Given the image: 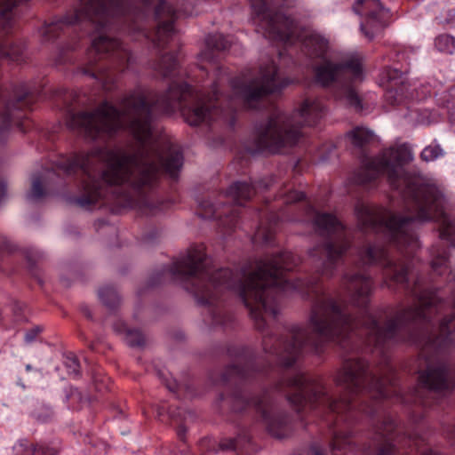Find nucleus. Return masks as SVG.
<instances>
[{
	"mask_svg": "<svg viewBox=\"0 0 455 455\" xmlns=\"http://www.w3.org/2000/svg\"><path fill=\"white\" fill-rule=\"evenodd\" d=\"M416 455V454H413ZM417 455H439L438 453L434 452L432 450L425 447L419 449L417 451Z\"/></svg>",
	"mask_w": 455,
	"mask_h": 455,
	"instance_id": "nucleus-38",
	"label": "nucleus"
},
{
	"mask_svg": "<svg viewBox=\"0 0 455 455\" xmlns=\"http://www.w3.org/2000/svg\"><path fill=\"white\" fill-rule=\"evenodd\" d=\"M315 81L323 87L336 89V97L344 100L355 110H362L361 99L353 87V84L362 80V59L357 53H352L339 62L326 58L313 65Z\"/></svg>",
	"mask_w": 455,
	"mask_h": 455,
	"instance_id": "nucleus-7",
	"label": "nucleus"
},
{
	"mask_svg": "<svg viewBox=\"0 0 455 455\" xmlns=\"http://www.w3.org/2000/svg\"><path fill=\"white\" fill-rule=\"evenodd\" d=\"M277 222L278 217L275 214H271L268 218V223H261L257 228L253 236L254 243H271L275 232L274 226Z\"/></svg>",
	"mask_w": 455,
	"mask_h": 455,
	"instance_id": "nucleus-21",
	"label": "nucleus"
},
{
	"mask_svg": "<svg viewBox=\"0 0 455 455\" xmlns=\"http://www.w3.org/2000/svg\"><path fill=\"white\" fill-rule=\"evenodd\" d=\"M15 455H56L55 449L44 444H33L27 441L17 443L14 448Z\"/></svg>",
	"mask_w": 455,
	"mask_h": 455,
	"instance_id": "nucleus-20",
	"label": "nucleus"
},
{
	"mask_svg": "<svg viewBox=\"0 0 455 455\" xmlns=\"http://www.w3.org/2000/svg\"><path fill=\"white\" fill-rule=\"evenodd\" d=\"M40 331L41 330L39 327H35V328L28 331L25 334V341L28 343L32 342L36 339L37 334L40 332Z\"/></svg>",
	"mask_w": 455,
	"mask_h": 455,
	"instance_id": "nucleus-35",
	"label": "nucleus"
},
{
	"mask_svg": "<svg viewBox=\"0 0 455 455\" xmlns=\"http://www.w3.org/2000/svg\"><path fill=\"white\" fill-rule=\"evenodd\" d=\"M178 67L177 58L172 53H167L159 59L153 66V68L163 77H169L174 75Z\"/></svg>",
	"mask_w": 455,
	"mask_h": 455,
	"instance_id": "nucleus-22",
	"label": "nucleus"
},
{
	"mask_svg": "<svg viewBox=\"0 0 455 455\" xmlns=\"http://www.w3.org/2000/svg\"><path fill=\"white\" fill-rule=\"evenodd\" d=\"M232 410L243 411L248 406H254L260 411L262 419L267 425L268 432L276 438H284L288 435L289 419L286 415L275 411L268 396L249 399L244 393H235L232 397Z\"/></svg>",
	"mask_w": 455,
	"mask_h": 455,
	"instance_id": "nucleus-10",
	"label": "nucleus"
},
{
	"mask_svg": "<svg viewBox=\"0 0 455 455\" xmlns=\"http://www.w3.org/2000/svg\"><path fill=\"white\" fill-rule=\"evenodd\" d=\"M353 11L365 16L360 28L369 40H372L387 26L390 18V11L382 5L380 0H356Z\"/></svg>",
	"mask_w": 455,
	"mask_h": 455,
	"instance_id": "nucleus-11",
	"label": "nucleus"
},
{
	"mask_svg": "<svg viewBox=\"0 0 455 455\" xmlns=\"http://www.w3.org/2000/svg\"><path fill=\"white\" fill-rule=\"evenodd\" d=\"M166 387L169 390L175 391L177 389L178 385H177L176 381L173 380L172 382H167Z\"/></svg>",
	"mask_w": 455,
	"mask_h": 455,
	"instance_id": "nucleus-42",
	"label": "nucleus"
},
{
	"mask_svg": "<svg viewBox=\"0 0 455 455\" xmlns=\"http://www.w3.org/2000/svg\"><path fill=\"white\" fill-rule=\"evenodd\" d=\"M396 428L394 419L385 416L379 426L374 427L373 442L377 449V455H395L396 448L393 443V432Z\"/></svg>",
	"mask_w": 455,
	"mask_h": 455,
	"instance_id": "nucleus-14",
	"label": "nucleus"
},
{
	"mask_svg": "<svg viewBox=\"0 0 455 455\" xmlns=\"http://www.w3.org/2000/svg\"><path fill=\"white\" fill-rule=\"evenodd\" d=\"M283 196L285 204H292L305 198L304 193L298 191H290L284 194Z\"/></svg>",
	"mask_w": 455,
	"mask_h": 455,
	"instance_id": "nucleus-33",
	"label": "nucleus"
},
{
	"mask_svg": "<svg viewBox=\"0 0 455 455\" xmlns=\"http://www.w3.org/2000/svg\"><path fill=\"white\" fill-rule=\"evenodd\" d=\"M433 259L431 261V267L437 275H443L447 269L448 255L445 250L440 251L439 249H433Z\"/></svg>",
	"mask_w": 455,
	"mask_h": 455,
	"instance_id": "nucleus-25",
	"label": "nucleus"
},
{
	"mask_svg": "<svg viewBox=\"0 0 455 455\" xmlns=\"http://www.w3.org/2000/svg\"><path fill=\"white\" fill-rule=\"evenodd\" d=\"M305 53L312 60H323L329 49V41L322 35L310 32L302 39Z\"/></svg>",
	"mask_w": 455,
	"mask_h": 455,
	"instance_id": "nucleus-16",
	"label": "nucleus"
},
{
	"mask_svg": "<svg viewBox=\"0 0 455 455\" xmlns=\"http://www.w3.org/2000/svg\"><path fill=\"white\" fill-rule=\"evenodd\" d=\"M261 98L262 66L257 76L246 73L232 80L226 69L218 68L214 80L197 92L187 84L172 83L161 95L136 88L120 100V108L104 100L92 111L68 110V129L87 140L108 139L128 129L138 144L74 153L61 158L57 167L68 176L79 174L80 195L73 202L81 208L90 209L107 199L119 208L151 210L148 194L160 173L175 178L183 165L178 146L153 139L155 113L180 109L185 121L196 126L231 116L240 106L256 108Z\"/></svg>",
	"mask_w": 455,
	"mask_h": 455,
	"instance_id": "nucleus-1",
	"label": "nucleus"
},
{
	"mask_svg": "<svg viewBox=\"0 0 455 455\" xmlns=\"http://www.w3.org/2000/svg\"><path fill=\"white\" fill-rule=\"evenodd\" d=\"M361 411H363V412L367 413V414H372L375 412V410L374 409H371L370 408L368 405L366 404H363L360 408Z\"/></svg>",
	"mask_w": 455,
	"mask_h": 455,
	"instance_id": "nucleus-40",
	"label": "nucleus"
},
{
	"mask_svg": "<svg viewBox=\"0 0 455 455\" xmlns=\"http://www.w3.org/2000/svg\"><path fill=\"white\" fill-rule=\"evenodd\" d=\"M316 232L329 239L323 244L316 245L309 251V256L319 261L317 272L331 278L339 261L351 246V239L343 224L331 213H321L312 206L307 209Z\"/></svg>",
	"mask_w": 455,
	"mask_h": 455,
	"instance_id": "nucleus-6",
	"label": "nucleus"
},
{
	"mask_svg": "<svg viewBox=\"0 0 455 455\" xmlns=\"http://www.w3.org/2000/svg\"><path fill=\"white\" fill-rule=\"evenodd\" d=\"M248 442L246 435H239L234 438H223L220 443V448L222 451H241Z\"/></svg>",
	"mask_w": 455,
	"mask_h": 455,
	"instance_id": "nucleus-27",
	"label": "nucleus"
},
{
	"mask_svg": "<svg viewBox=\"0 0 455 455\" xmlns=\"http://www.w3.org/2000/svg\"><path fill=\"white\" fill-rule=\"evenodd\" d=\"M270 185L263 181L249 184L245 181L234 182L227 190L226 196L235 205L243 206L256 193L258 188H267Z\"/></svg>",
	"mask_w": 455,
	"mask_h": 455,
	"instance_id": "nucleus-15",
	"label": "nucleus"
},
{
	"mask_svg": "<svg viewBox=\"0 0 455 455\" xmlns=\"http://www.w3.org/2000/svg\"><path fill=\"white\" fill-rule=\"evenodd\" d=\"M323 106L317 99H306L291 114L275 110L256 130L251 154H276L298 143L302 136L301 127L315 125L322 117Z\"/></svg>",
	"mask_w": 455,
	"mask_h": 455,
	"instance_id": "nucleus-4",
	"label": "nucleus"
},
{
	"mask_svg": "<svg viewBox=\"0 0 455 455\" xmlns=\"http://www.w3.org/2000/svg\"><path fill=\"white\" fill-rule=\"evenodd\" d=\"M127 30L128 31H136V30L140 31V30H143V28L140 25H134V26L128 25Z\"/></svg>",
	"mask_w": 455,
	"mask_h": 455,
	"instance_id": "nucleus-43",
	"label": "nucleus"
},
{
	"mask_svg": "<svg viewBox=\"0 0 455 455\" xmlns=\"http://www.w3.org/2000/svg\"><path fill=\"white\" fill-rule=\"evenodd\" d=\"M42 257H43V254L38 251H28L26 254V258L31 265H33L36 261H37Z\"/></svg>",
	"mask_w": 455,
	"mask_h": 455,
	"instance_id": "nucleus-34",
	"label": "nucleus"
},
{
	"mask_svg": "<svg viewBox=\"0 0 455 455\" xmlns=\"http://www.w3.org/2000/svg\"><path fill=\"white\" fill-rule=\"evenodd\" d=\"M360 261L363 265H379L383 269L384 283L389 286V282L403 284L409 288L407 275L410 264L396 262L392 259L386 247L379 243H368L358 251Z\"/></svg>",
	"mask_w": 455,
	"mask_h": 455,
	"instance_id": "nucleus-9",
	"label": "nucleus"
},
{
	"mask_svg": "<svg viewBox=\"0 0 455 455\" xmlns=\"http://www.w3.org/2000/svg\"><path fill=\"white\" fill-rule=\"evenodd\" d=\"M157 26L150 38L155 47L162 49L170 42L173 34V23L176 20V11L167 2L160 0L154 7Z\"/></svg>",
	"mask_w": 455,
	"mask_h": 455,
	"instance_id": "nucleus-12",
	"label": "nucleus"
},
{
	"mask_svg": "<svg viewBox=\"0 0 455 455\" xmlns=\"http://www.w3.org/2000/svg\"><path fill=\"white\" fill-rule=\"evenodd\" d=\"M383 76L390 84V90L387 92L386 95V97L389 99L392 97L394 86L397 84L396 80L402 79V73L396 68H387L383 72ZM401 83H403V80H401Z\"/></svg>",
	"mask_w": 455,
	"mask_h": 455,
	"instance_id": "nucleus-30",
	"label": "nucleus"
},
{
	"mask_svg": "<svg viewBox=\"0 0 455 455\" xmlns=\"http://www.w3.org/2000/svg\"><path fill=\"white\" fill-rule=\"evenodd\" d=\"M254 22L271 40L292 44L299 37L297 23L279 11H275L272 0H250Z\"/></svg>",
	"mask_w": 455,
	"mask_h": 455,
	"instance_id": "nucleus-8",
	"label": "nucleus"
},
{
	"mask_svg": "<svg viewBox=\"0 0 455 455\" xmlns=\"http://www.w3.org/2000/svg\"><path fill=\"white\" fill-rule=\"evenodd\" d=\"M26 370H27V371H30V370H31V365L28 364V365L26 366Z\"/></svg>",
	"mask_w": 455,
	"mask_h": 455,
	"instance_id": "nucleus-46",
	"label": "nucleus"
},
{
	"mask_svg": "<svg viewBox=\"0 0 455 455\" xmlns=\"http://www.w3.org/2000/svg\"><path fill=\"white\" fill-rule=\"evenodd\" d=\"M164 411V409H162L161 411H158V415H159V416L163 415Z\"/></svg>",
	"mask_w": 455,
	"mask_h": 455,
	"instance_id": "nucleus-47",
	"label": "nucleus"
},
{
	"mask_svg": "<svg viewBox=\"0 0 455 455\" xmlns=\"http://www.w3.org/2000/svg\"><path fill=\"white\" fill-rule=\"evenodd\" d=\"M395 381V371L390 365H387L381 376H378L360 358L345 360L334 377L337 388L347 391L349 395L366 392L373 399L396 395Z\"/></svg>",
	"mask_w": 455,
	"mask_h": 455,
	"instance_id": "nucleus-5",
	"label": "nucleus"
},
{
	"mask_svg": "<svg viewBox=\"0 0 455 455\" xmlns=\"http://www.w3.org/2000/svg\"><path fill=\"white\" fill-rule=\"evenodd\" d=\"M275 388L286 392L287 400L297 412L315 411L317 414H328L326 420L331 433L329 446L332 455L352 451V433L347 427L355 419V411L350 398H336L322 379L303 372L283 377Z\"/></svg>",
	"mask_w": 455,
	"mask_h": 455,
	"instance_id": "nucleus-3",
	"label": "nucleus"
},
{
	"mask_svg": "<svg viewBox=\"0 0 455 455\" xmlns=\"http://www.w3.org/2000/svg\"><path fill=\"white\" fill-rule=\"evenodd\" d=\"M187 431V428L186 427L181 424L178 427V430H177V433H178V435L180 439H183L184 438V435H185V433Z\"/></svg>",
	"mask_w": 455,
	"mask_h": 455,
	"instance_id": "nucleus-39",
	"label": "nucleus"
},
{
	"mask_svg": "<svg viewBox=\"0 0 455 455\" xmlns=\"http://www.w3.org/2000/svg\"><path fill=\"white\" fill-rule=\"evenodd\" d=\"M113 328L116 332L124 335V339L128 346L140 347L145 345V336L140 330L130 329L120 320L114 323Z\"/></svg>",
	"mask_w": 455,
	"mask_h": 455,
	"instance_id": "nucleus-19",
	"label": "nucleus"
},
{
	"mask_svg": "<svg viewBox=\"0 0 455 455\" xmlns=\"http://www.w3.org/2000/svg\"><path fill=\"white\" fill-rule=\"evenodd\" d=\"M451 438H455V433L451 435Z\"/></svg>",
	"mask_w": 455,
	"mask_h": 455,
	"instance_id": "nucleus-48",
	"label": "nucleus"
},
{
	"mask_svg": "<svg viewBox=\"0 0 455 455\" xmlns=\"http://www.w3.org/2000/svg\"><path fill=\"white\" fill-rule=\"evenodd\" d=\"M408 438H409V442H410V443H413V445H415V444H416V443H415V437H414V435H409V436H408Z\"/></svg>",
	"mask_w": 455,
	"mask_h": 455,
	"instance_id": "nucleus-44",
	"label": "nucleus"
},
{
	"mask_svg": "<svg viewBox=\"0 0 455 455\" xmlns=\"http://www.w3.org/2000/svg\"><path fill=\"white\" fill-rule=\"evenodd\" d=\"M67 400L68 401L69 405L73 410H80L82 405L79 404H84L88 402L87 398L84 396L77 388L74 387L69 389L67 395Z\"/></svg>",
	"mask_w": 455,
	"mask_h": 455,
	"instance_id": "nucleus-29",
	"label": "nucleus"
},
{
	"mask_svg": "<svg viewBox=\"0 0 455 455\" xmlns=\"http://www.w3.org/2000/svg\"><path fill=\"white\" fill-rule=\"evenodd\" d=\"M81 310L87 318L92 317V314H91V311H90V308L88 307V306H82Z\"/></svg>",
	"mask_w": 455,
	"mask_h": 455,
	"instance_id": "nucleus-41",
	"label": "nucleus"
},
{
	"mask_svg": "<svg viewBox=\"0 0 455 455\" xmlns=\"http://www.w3.org/2000/svg\"><path fill=\"white\" fill-rule=\"evenodd\" d=\"M351 143L355 147H363L373 139V132L363 127H356L347 133Z\"/></svg>",
	"mask_w": 455,
	"mask_h": 455,
	"instance_id": "nucleus-23",
	"label": "nucleus"
},
{
	"mask_svg": "<svg viewBox=\"0 0 455 455\" xmlns=\"http://www.w3.org/2000/svg\"><path fill=\"white\" fill-rule=\"evenodd\" d=\"M44 180L41 176L35 175L32 177L31 189L27 194V200L36 203L45 196V190L43 187Z\"/></svg>",
	"mask_w": 455,
	"mask_h": 455,
	"instance_id": "nucleus-26",
	"label": "nucleus"
},
{
	"mask_svg": "<svg viewBox=\"0 0 455 455\" xmlns=\"http://www.w3.org/2000/svg\"><path fill=\"white\" fill-rule=\"evenodd\" d=\"M6 196V183L4 180L0 179V203Z\"/></svg>",
	"mask_w": 455,
	"mask_h": 455,
	"instance_id": "nucleus-37",
	"label": "nucleus"
},
{
	"mask_svg": "<svg viewBox=\"0 0 455 455\" xmlns=\"http://www.w3.org/2000/svg\"><path fill=\"white\" fill-rule=\"evenodd\" d=\"M311 455H325L323 450L317 444H314L310 448Z\"/></svg>",
	"mask_w": 455,
	"mask_h": 455,
	"instance_id": "nucleus-36",
	"label": "nucleus"
},
{
	"mask_svg": "<svg viewBox=\"0 0 455 455\" xmlns=\"http://www.w3.org/2000/svg\"><path fill=\"white\" fill-rule=\"evenodd\" d=\"M411 151L404 146L386 149L363 165L355 175V182L368 186L379 176L386 175L390 186L399 191L407 215L394 213L385 208L358 202L355 212L362 231L383 233L406 257L414 255L419 243L415 234V221L434 220L440 224V237L455 246V218L446 213V198L434 184L406 173L403 164L411 161Z\"/></svg>",
	"mask_w": 455,
	"mask_h": 455,
	"instance_id": "nucleus-2",
	"label": "nucleus"
},
{
	"mask_svg": "<svg viewBox=\"0 0 455 455\" xmlns=\"http://www.w3.org/2000/svg\"><path fill=\"white\" fill-rule=\"evenodd\" d=\"M435 45L440 52L452 53L455 52V37L446 34L440 35L435 38Z\"/></svg>",
	"mask_w": 455,
	"mask_h": 455,
	"instance_id": "nucleus-28",
	"label": "nucleus"
},
{
	"mask_svg": "<svg viewBox=\"0 0 455 455\" xmlns=\"http://www.w3.org/2000/svg\"><path fill=\"white\" fill-rule=\"evenodd\" d=\"M443 155V150L437 144H433L426 147L421 152V158L426 162H430L437 159Z\"/></svg>",
	"mask_w": 455,
	"mask_h": 455,
	"instance_id": "nucleus-31",
	"label": "nucleus"
},
{
	"mask_svg": "<svg viewBox=\"0 0 455 455\" xmlns=\"http://www.w3.org/2000/svg\"><path fill=\"white\" fill-rule=\"evenodd\" d=\"M191 417H192V415H191L190 413H188V416H185V417H184V419H183V420H184V421H187V420H188V418H191Z\"/></svg>",
	"mask_w": 455,
	"mask_h": 455,
	"instance_id": "nucleus-45",
	"label": "nucleus"
},
{
	"mask_svg": "<svg viewBox=\"0 0 455 455\" xmlns=\"http://www.w3.org/2000/svg\"><path fill=\"white\" fill-rule=\"evenodd\" d=\"M100 301L108 308L114 309L120 303V298L115 288L106 286L99 290Z\"/></svg>",
	"mask_w": 455,
	"mask_h": 455,
	"instance_id": "nucleus-24",
	"label": "nucleus"
},
{
	"mask_svg": "<svg viewBox=\"0 0 455 455\" xmlns=\"http://www.w3.org/2000/svg\"><path fill=\"white\" fill-rule=\"evenodd\" d=\"M258 370L254 369L253 363L244 359L238 363L228 366L222 374V380L229 382L235 379H249L256 374Z\"/></svg>",
	"mask_w": 455,
	"mask_h": 455,
	"instance_id": "nucleus-18",
	"label": "nucleus"
},
{
	"mask_svg": "<svg viewBox=\"0 0 455 455\" xmlns=\"http://www.w3.org/2000/svg\"><path fill=\"white\" fill-rule=\"evenodd\" d=\"M230 45V39L223 35H209L205 40V49L199 54V59L210 63L216 62L218 54L228 50Z\"/></svg>",
	"mask_w": 455,
	"mask_h": 455,
	"instance_id": "nucleus-17",
	"label": "nucleus"
},
{
	"mask_svg": "<svg viewBox=\"0 0 455 455\" xmlns=\"http://www.w3.org/2000/svg\"><path fill=\"white\" fill-rule=\"evenodd\" d=\"M199 215L203 219H216L228 229H233L238 222L239 210L225 205L217 206L211 201L205 200L199 204Z\"/></svg>",
	"mask_w": 455,
	"mask_h": 455,
	"instance_id": "nucleus-13",
	"label": "nucleus"
},
{
	"mask_svg": "<svg viewBox=\"0 0 455 455\" xmlns=\"http://www.w3.org/2000/svg\"><path fill=\"white\" fill-rule=\"evenodd\" d=\"M64 364H65V367L67 368L68 372L70 376H73V377L79 376L80 364H79V362H78L77 358L76 357V355H74L73 354H69V355H66L65 360H64Z\"/></svg>",
	"mask_w": 455,
	"mask_h": 455,
	"instance_id": "nucleus-32",
	"label": "nucleus"
}]
</instances>
